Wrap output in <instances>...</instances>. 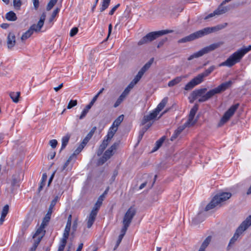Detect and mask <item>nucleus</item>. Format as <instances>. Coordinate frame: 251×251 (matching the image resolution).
I'll return each mask as SVG.
<instances>
[{
  "label": "nucleus",
  "instance_id": "f257e3e1",
  "mask_svg": "<svg viewBox=\"0 0 251 251\" xmlns=\"http://www.w3.org/2000/svg\"><path fill=\"white\" fill-rule=\"evenodd\" d=\"M232 83L233 82L231 80L224 82L216 88L209 90L205 95L204 94L207 91V88H206L195 90L192 93L197 99L198 97H201L198 100V101L199 102H203L208 100L216 94H220L225 91L229 88Z\"/></svg>",
  "mask_w": 251,
  "mask_h": 251
},
{
  "label": "nucleus",
  "instance_id": "f03ea898",
  "mask_svg": "<svg viewBox=\"0 0 251 251\" xmlns=\"http://www.w3.org/2000/svg\"><path fill=\"white\" fill-rule=\"evenodd\" d=\"M250 50H251V45L247 47H244L232 53L225 61L220 63L219 66L231 67L236 63L240 62L244 56Z\"/></svg>",
  "mask_w": 251,
  "mask_h": 251
},
{
  "label": "nucleus",
  "instance_id": "7ed1b4c3",
  "mask_svg": "<svg viewBox=\"0 0 251 251\" xmlns=\"http://www.w3.org/2000/svg\"><path fill=\"white\" fill-rule=\"evenodd\" d=\"M250 50H251V45L247 47H244L232 53L225 61L220 63L219 66L231 67L236 63L240 62L244 56Z\"/></svg>",
  "mask_w": 251,
  "mask_h": 251
},
{
  "label": "nucleus",
  "instance_id": "20e7f679",
  "mask_svg": "<svg viewBox=\"0 0 251 251\" xmlns=\"http://www.w3.org/2000/svg\"><path fill=\"white\" fill-rule=\"evenodd\" d=\"M221 28H222L219 27V26L211 27H205L201 30L197 31L194 33H193L189 35L188 36H187L184 38L179 39L178 41V43H183L187 42H190L196 39L202 37L206 35L212 33Z\"/></svg>",
  "mask_w": 251,
  "mask_h": 251
},
{
  "label": "nucleus",
  "instance_id": "39448f33",
  "mask_svg": "<svg viewBox=\"0 0 251 251\" xmlns=\"http://www.w3.org/2000/svg\"><path fill=\"white\" fill-rule=\"evenodd\" d=\"M232 196L229 192H220L216 194L206 206L205 211H207L217 206L221 207L222 203L228 200Z\"/></svg>",
  "mask_w": 251,
  "mask_h": 251
},
{
  "label": "nucleus",
  "instance_id": "423d86ee",
  "mask_svg": "<svg viewBox=\"0 0 251 251\" xmlns=\"http://www.w3.org/2000/svg\"><path fill=\"white\" fill-rule=\"evenodd\" d=\"M168 101V98H164L159 103L157 107L149 115H145L141 121V125H145L148 122L152 120L155 119L159 112L161 111L165 106Z\"/></svg>",
  "mask_w": 251,
  "mask_h": 251
},
{
  "label": "nucleus",
  "instance_id": "0eeeda50",
  "mask_svg": "<svg viewBox=\"0 0 251 251\" xmlns=\"http://www.w3.org/2000/svg\"><path fill=\"white\" fill-rule=\"evenodd\" d=\"M172 30H162L160 31L151 32L144 36L138 43V45H142L143 44L151 42L156 39L158 37L163 35L167 34L172 32Z\"/></svg>",
  "mask_w": 251,
  "mask_h": 251
},
{
  "label": "nucleus",
  "instance_id": "6e6552de",
  "mask_svg": "<svg viewBox=\"0 0 251 251\" xmlns=\"http://www.w3.org/2000/svg\"><path fill=\"white\" fill-rule=\"evenodd\" d=\"M223 44L222 42H218L210 45L208 46L205 47L199 51L191 55L188 58V60H191L194 58H199L205 54L214 50L220 47Z\"/></svg>",
  "mask_w": 251,
  "mask_h": 251
},
{
  "label": "nucleus",
  "instance_id": "1a4fd4ad",
  "mask_svg": "<svg viewBox=\"0 0 251 251\" xmlns=\"http://www.w3.org/2000/svg\"><path fill=\"white\" fill-rule=\"evenodd\" d=\"M231 0H224L223 1V2L213 13L208 14L204 18V20H207L214 16H219L226 13L229 10V8L228 6H225L224 5Z\"/></svg>",
  "mask_w": 251,
  "mask_h": 251
},
{
  "label": "nucleus",
  "instance_id": "9d476101",
  "mask_svg": "<svg viewBox=\"0 0 251 251\" xmlns=\"http://www.w3.org/2000/svg\"><path fill=\"white\" fill-rule=\"evenodd\" d=\"M231 0H224L223 1V2L213 13L208 14L204 18V20H207L214 16H219L226 13L229 10V8L228 6H225L224 5Z\"/></svg>",
  "mask_w": 251,
  "mask_h": 251
},
{
  "label": "nucleus",
  "instance_id": "9b49d317",
  "mask_svg": "<svg viewBox=\"0 0 251 251\" xmlns=\"http://www.w3.org/2000/svg\"><path fill=\"white\" fill-rule=\"evenodd\" d=\"M249 226L245 224L243 222L241 224L239 227L237 228L233 236L231 238L229 241V244L227 247V250H229L230 247L235 243L237 241L239 236L242 234V233L245 231Z\"/></svg>",
  "mask_w": 251,
  "mask_h": 251
},
{
  "label": "nucleus",
  "instance_id": "f8f14e48",
  "mask_svg": "<svg viewBox=\"0 0 251 251\" xmlns=\"http://www.w3.org/2000/svg\"><path fill=\"white\" fill-rule=\"evenodd\" d=\"M239 106V103L232 105L224 114L220 120V124L223 125L226 123L229 119L233 115L236 110Z\"/></svg>",
  "mask_w": 251,
  "mask_h": 251
},
{
  "label": "nucleus",
  "instance_id": "ddd939ff",
  "mask_svg": "<svg viewBox=\"0 0 251 251\" xmlns=\"http://www.w3.org/2000/svg\"><path fill=\"white\" fill-rule=\"evenodd\" d=\"M198 109H199V105H198V104L196 103L193 106V107L191 108V109L190 111V113H189V117H188V119L187 122H186L184 124L185 126H188V127L191 126H194L196 124V120H194V119L196 113H197Z\"/></svg>",
  "mask_w": 251,
  "mask_h": 251
},
{
  "label": "nucleus",
  "instance_id": "4468645a",
  "mask_svg": "<svg viewBox=\"0 0 251 251\" xmlns=\"http://www.w3.org/2000/svg\"><path fill=\"white\" fill-rule=\"evenodd\" d=\"M136 210L135 208L133 206H131L125 214L123 223H125L130 225L132 219L136 214Z\"/></svg>",
  "mask_w": 251,
  "mask_h": 251
},
{
  "label": "nucleus",
  "instance_id": "2eb2a0df",
  "mask_svg": "<svg viewBox=\"0 0 251 251\" xmlns=\"http://www.w3.org/2000/svg\"><path fill=\"white\" fill-rule=\"evenodd\" d=\"M22 174L21 171L16 172L12 176V180L11 182L12 191L17 189L20 186V182L21 180L20 175Z\"/></svg>",
  "mask_w": 251,
  "mask_h": 251
},
{
  "label": "nucleus",
  "instance_id": "dca6fc26",
  "mask_svg": "<svg viewBox=\"0 0 251 251\" xmlns=\"http://www.w3.org/2000/svg\"><path fill=\"white\" fill-rule=\"evenodd\" d=\"M201 80L199 78L198 76L193 78L190 82H189L185 86V90H189L193 88L195 86L201 83Z\"/></svg>",
  "mask_w": 251,
  "mask_h": 251
},
{
  "label": "nucleus",
  "instance_id": "f3484780",
  "mask_svg": "<svg viewBox=\"0 0 251 251\" xmlns=\"http://www.w3.org/2000/svg\"><path fill=\"white\" fill-rule=\"evenodd\" d=\"M94 211L95 210H92L91 211L89 216L87 217L86 219L87 227L88 228L91 227L96 220V218L98 213Z\"/></svg>",
  "mask_w": 251,
  "mask_h": 251
},
{
  "label": "nucleus",
  "instance_id": "a211bd4d",
  "mask_svg": "<svg viewBox=\"0 0 251 251\" xmlns=\"http://www.w3.org/2000/svg\"><path fill=\"white\" fill-rule=\"evenodd\" d=\"M215 69L216 67L212 65L206 69L204 72L199 74L197 76L200 80H201V82H202L203 81V78L205 77L208 76Z\"/></svg>",
  "mask_w": 251,
  "mask_h": 251
},
{
  "label": "nucleus",
  "instance_id": "6ab92c4d",
  "mask_svg": "<svg viewBox=\"0 0 251 251\" xmlns=\"http://www.w3.org/2000/svg\"><path fill=\"white\" fill-rule=\"evenodd\" d=\"M15 36L12 32H9L7 37V46L8 49H11L15 45Z\"/></svg>",
  "mask_w": 251,
  "mask_h": 251
},
{
  "label": "nucleus",
  "instance_id": "aec40b11",
  "mask_svg": "<svg viewBox=\"0 0 251 251\" xmlns=\"http://www.w3.org/2000/svg\"><path fill=\"white\" fill-rule=\"evenodd\" d=\"M186 76L185 75H181L179 76H177L175 77L173 80L170 81L168 84V85L169 87H173L176 84L179 83L180 82H181L183 78H185Z\"/></svg>",
  "mask_w": 251,
  "mask_h": 251
},
{
  "label": "nucleus",
  "instance_id": "412c9836",
  "mask_svg": "<svg viewBox=\"0 0 251 251\" xmlns=\"http://www.w3.org/2000/svg\"><path fill=\"white\" fill-rule=\"evenodd\" d=\"M8 211L9 206L7 204H6L3 207L1 211V217L0 218V225H2L4 221L5 218L8 212Z\"/></svg>",
  "mask_w": 251,
  "mask_h": 251
},
{
  "label": "nucleus",
  "instance_id": "4be33fe9",
  "mask_svg": "<svg viewBox=\"0 0 251 251\" xmlns=\"http://www.w3.org/2000/svg\"><path fill=\"white\" fill-rule=\"evenodd\" d=\"M103 201V195H101L99 197L96 203H95V204L92 210H95V211L96 212L98 213L99 209H100V206L102 204Z\"/></svg>",
  "mask_w": 251,
  "mask_h": 251
},
{
  "label": "nucleus",
  "instance_id": "5701e85b",
  "mask_svg": "<svg viewBox=\"0 0 251 251\" xmlns=\"http://www.w3.org/2000/svg\"><path fill=\"white\" fill-rule=\"evenodd\" d=\"M48 223L46 222L45 221H42L40 227L37 229L35 233L33 235V238H34L38 235H39L41 232L43 231V229L45 228V226H47Z\"/></svg>",
  "mask_w": 251,
  "mask_h": 251
},
{
  "label": "nucleus",
  "instance_id": "b1692460",
  "mask_svg": "<svg viewBox=\"0 0 251 251\" xmlns=\"http://www.w3.org/2000/svg\"><path fill=\"white\" fill-rule=\"evenodd\" d=\"M204 218L203 217L202 214L201 213H199L196 217L194 218L192 221V224L194 225H196L199 223L202 222L204 220Z\"/></svg>",
  "mask_w": 251,
  "mask_h": 251
},
{
  "label": "nucleus",
  "instance_id": "393cba45",
  "mask_svg": "<svg viewBox=\"0 0 251 251\" xmlns=\"http://www.w3.org/2000/svg\"><path fill=\"white\" fill-rule=\"evenodd\" d=\"M124 115H120L117 118H116L115 121L113 122L112 125L111 126L112 127H114L115 128H117L121 124V123L123 122L124 120Z\"/></svg>",
  "mask_w": 251,
  "mask_h": 251
},
{
  "label": "nucleus",
  "instance_id": "a878e982",
  "mask_svg": "<svg viewBox=\"0 0 251 251\" xmlns=\"http://www.w3.org/2000/svg\"><path fill=\"white\" fill-rule=\"evenodd\" d=\"M5 18L9 21H15L17 19L16 14L12 11H10L6 14Z\"/></svg>",
  "mask_w": 251,
  "mask_h": 251
},
{
  "label": "nucleus",
  "instance_id": "bb28decb",
  "mask_svg": "<svg viewBox=\"0 0 251 251\" xmlns=\"http://www.w3.org/2000/svg\"><path fill=\"white\" fill-rule=\"evenodd\" d=\"M184 125L183 126H179L178 127L174 132L173 135L171 137V140L174 141L175 139H176L178 135L182 131V130L184 129L185 127Z\"/></svg>",
  "mask_w": 251,
  "mask_h": 251
},
{
  "label": "nucleus",
  "instance_id": "cd10ccee",
  "mask_svg": "<svg viewBox=\"0 0 251 251\" xmlns=\"http://www.w3.org/2000/svg\"><path fill=\"white\" fill-rule=\"evenodd\" d=\"M211 240V237L209 236L206 238L202 243L199 250L201 251H205V248L208 246Z\"/></svg>",
  "mask_w": 251,
  "mask_h": 251
},
{
  "label": "nucleus",
  "instance_id": "c85d7f7f",
  "mask_svg": "<svg viewBox=\"0 0 251 251\" xmlns=\"http://www.w3.org/2000/svg\"><path fill=\"white\" fill-rule=\"evenodd\" d=\"M54 206H51V205H50L49 208L48 209V212L46 214L45 217L43 219V221L49 223L51 215L53 211V208Z\"/></svg>",
  "mask_w": 251,
  "mask_h": 251
},
{
  "label": "nucleus",
  "instance_id": "c756f323",
  "mask_svg": "<svg viewBox=\"0 0 251 251\" xmlns=\"http://www.w3.org/2000/svg\"><path fill=\"white\" fill-rule=\"evenodd\" d=\"M20 92H10L9 96L14 102L17 103L19 101V98L20 96Z\"/></svg>",
  "mask_w": 251,
  "mask_h": 251
},
{
  "label": "nucleus",
  "instance_id": "7c9ffc66",
  "mask_svg": "<svg viewBox=\"0 0 251 251\" xmlns=\"http://www.w3.org/2000/svg\"><path fill=\"white\" fill-rule=\"evenodd\" d=\"M117 128H115L114 127H112L111 126L109 129L107 134L105 136V138H107L111 140L115 133L117 132Z\"/></svg>",
  "mask_w": 251,
  "mask_h": 251
},
{
  "label": "nucleus",
  "instance_id": "2f4dec72",
  "mask_svg": "<svg viewBox=\"0 0 251 251\" xmlns=\"http://www.w3.org/2000/svg\"><path fill=\"white\" fill-rule=\"evenodd\" d=\"M165 137L163 136L158 140L156 143L154 147L153 148L152 152L156 151L162 145L163 143L165 141Z\"/></svg>",
  "mask_w": 251,
  "mask_h": 251
},
{
  "label": "nucleus",
  "instance_id": "473e14b6",
  "mask_svg": "<svg viewBox=\"0 0 251 251\" xmlns=\"http://www.w3.org/2000/svg\"><path fill=\"white\" fill-rule=\"evenodd\" d=\"M70 138V135L69 134H67L65 136L63 137L61 140L62 141V145L61 148V150L64 149L66 146L67 145L69 139Z\"/></svg>",
  "mask_w": 251,
  "mask_h": 251
},
{
  "label": "nucleus",
  "instance_id": "72a5a7b5",
  "mask_svg": "<svg viewBox=\"0 0 251 251\" xmlns=\"http://www.w3.org/2000/svg\"><path fill=\"white\" fill-rule=\"evenodd\" d=\"M43 26V25H39V23L38 22L37 24L32 25L29 28L33 33L34 31L38 32L41 31V28Z\"/></svg>",
  "mask_w": 251,
  "mask_h": 251
},
{
  "label": "nucleus",
  "instance_id": "f704fd0d",
  "mask_svg": "<svg viewBox=\"0 0 251 251\" xmlns=\"http://www.w3.org/2000/svg\"><path fill=\"white\" fill-rule=\"evenodd\" d=\"M126 98V95L125 94V92H123L122 94L120 96V97L118 98V99L114 103L113 106L115 108L119 106L120 104L122 102V101L124 100L125 98Z\"/></svg>",
  "mask_w": 251,
  "mask_h": 251
},
{
  "label": "nucleus",
  "instance_id": "c9c22d12",
  "mask_svg": "<svg viewBox=\"0 0 251 251\" xmlns=\"http://www.w3.org/2000/svg\"><path fill=\"white\" fill-rule=\"evenodd\" d=\"M153 60L154 58H151L141 69L145 73L151 67Z\"/></svg>",
  "mask_w": 251,
  "mask_h": 251
},
{
  "label": "nucleus",
  "instance_id": "e433bc0d",
  "mask_svg": "<svg viewBox=\"0 0 251 251\" xmlns=\"http://www.w3.org/2000/svg\"><path fill=\"white\" fill-rule=\"evenodd\" d=\"M153 60L154 58H151L141 69L145 73L151 67Z\"/></svg>",
  "mask_w": 251,
  "mask_h": 251
},
{
  "label": "nucleus",
  "instance_id": "4c0bfd02",
  "mask_svg": "<svg viewBox=\"0 0 251 251\" xmlns=\"http://www.w3.org/2000/svg\"><path fill=\"white\" fill-rule=\"evenodd\" d=\"M110 0H103L101 7L100 8V11L101 12H103L108 7Z\"/></svg>",
  "mask_w": 251,
  "mask_h": 251
},
{
  "label": "nucleus",
  "instance_id": "58836bf2",
  "mask_svg": "<svg viewBox=\"0 0 251 251\" xmlns=\"http://www.w3.org/2000/svg\"><path fill=\"white\" fill-rule=\"evenodd\" d=\"M33 33L29 29H28V30H27L22 35L21 37V40H25L27 39L28 38L30 37Z\"/></svg>",
  "mask_w": 251,
  "mask_h": 251
},
{
  "label": "nucleus",
  "instance_id": "ea45409f",
  "mask_svg": "<svg viewBox=\"0 0 251 251\" xmlns=\"http://www.w3.org/2000/svg\"><path fill=\"white\" fill-rule=\"evenodd\" d=\"M147 131V128L144 127H142L139 132V135L138 137V143H139L142 139L144 133Z\"/></svg>",
  "mask_w": 251,
  "mask_h": 251
},
{
  "label": "nucleus",
  "instance_id": "a19ab883",
  "mask_svg": "<svg viewBox=\"0 0 251 251\" xmlns=\"http://www.w3.org/2000/svg\"><path fill=\"white\" fill-rule=\"evenodd\" d=\"M57 0H50L49 2L48 3L46 9L47 11H50L51 10V9L53 7V6L56 4L57 2Z\"/></svg>",
  "mask_w": 251,
  "mask_h": 251
},
{
  "label": "nucleus",
  "instance_id": "79ce46f5",
  "mask_svg": "<svg viewBox=\"0 0 251 251\" xmlns=\"http://www.w3.org/2000/svg\"><path fill=\"white\" fill-rule=\"evenodd\" d=\"M22 4L21 0H13V6L16 9L19 10Z\"/></svg>",
  "mask_w": 251,
  "mask_h": 251
},
{
  "label": "nucleus",
  "instance_id": "37998d69",
  "mask_svg": "<svg viewBox=\"0 0 251 251\" xmlns=\"http://www.w3.org/2000/svg\"><path fill=\"white\" fill-rule=\"evenodd\" d=\"M60 11V8H56L54 10L53 12L52 13L51 16L50 18L49 19V22H51L53 21L54 19L56 17V15Z\"/></svg>",
  "mask_w": 251,
  "mask_h": 251
},
{
  "label": "nucleus",
  "instance_id": "c03bdc74",
  "mask_svg": "<svg viewBox=\"0 0 251 251\" xmlns=\"http://www.w3.org/2000/svg\"><path fill=\"white\" fill-rule=\"evenodd\" d=\"M114 152H112L109 149H108L104 153L103 155L108 160L113 155Z\"/></svg>",
  "mask_w": 251,
  "mask_h": 251
},
{
  "label": "nucleus",
  "instance_id": "a18cd8bd",
  "mask_svg": "<svg viewBox=\"0 0 251 251\" xmlns=\"http://www.w3.org/2000/svg\"><path fill=\"white\" fill-rule=\"evenodd\" d=\"M77 104V101L76 100H71L67 106V108L70 109L73 107L76 106Z\"/></svg>",
  "mask_w": 251,
  "mask_h": 251
},
{
  "label": "nucleus",
  "instance_id": "49530a36",
  "mask_svg": "<svg viewBox=\"0 0 251 251\" xmlns=\"http://www.w3.org/2000/svg\"><path fill=\"white\" fill-rule=\"evenodd\" d=\"M123 227L122 228L121 234H123V236H124L128 227L129 226V225H128L125 223H123Z\"/></svg>",
  "mask_w": 251,
  "mask_h": 251
},
{
  "label": "nucleus",
  "instance_id": "de8ad7c7",
  "mask_svg": "<svg viewBox=\"0 0 251 251\" xmlns=\"http://www.w3.org/2000/svg\"><path fill=\"white\" fill-rule=\"evenodd\" d=\"M46 18V14L45 12H43L40 17L39 21H38V22L39 23V25L42 24L44 25V22L45 21Z\"/></svg>",
  "mask_w": 251,
  "mask_h": 251
},
{
  "label": "nucleus",
  "instance_id": "09e8293b",
  "mask_svg": "<svg viewBox=\"0 0 251 251\" xmlns=\"http://www.w3.org/2000/svg\"><path fill=\"white\" fill-rule=\"evenodd\" d=\"M84 148V147L83 146V145L80 144L79 146L77 148V149L75 151L73 154L76 156L77 154H79L81 151L83 150Z\"/></svg>",
  "mask_w": 251,
  "mask_h": 251
},
{
  "label": "nucleus",
  "instance_id": "8fccbe9b",
  "mask_svg": "<svg viewBox=\"0 0 251 251\" xmlns=\"http://www.w3.org/2000/svg\"><path fill=\"white\" fill-rule=\"evenodd\" d=\"M78 29L76 27H73L70 31V36L71 37H73L78 32Z\"/></svg>",
  "mask_w": 251,
  "mask_h": 251
},
{
  "label": "nucleus",
  "instance_id": "3c124183",
  "mask_svg": "<svg viewBox=\"0 0 251 251\" xmlns=\"http://www.w3.org/2000/svg\"><path fill=\"white\" fill-rule=\"evenodd\" d=\"M30 221L29 220H25L23 224V230H26L30 225Z\"/></svg>",
  "mask_w": 251,
  "mask_h": 251
},
{
  "label": "nucleus",
  "instance_id": "603ef678",
  "mask_svg": "<svg viewBox=\"0 0 251 251\" xmlns=\"http://www.w3.org/2000/svg\"><path fill=\"white\" fill-rule=\"evenodd\" d=\"M105 149H106V148H105V147H104L103 146V145L102 144H101L99 146V149H98V151L97 152L98 155V156L100 155Z\"/></svg>",
  "mask_w": 251,
  "mask_h": 251
},
{
  "label": "nucleus",
  "instance_id": "864d4df0",
  "mask_svg": "<svg viewBox=\"0 0 251 251\" xmlns=\"http://www.w3.org/2000/svg\"><path fill=\"white\" fill-rule=\"evenodd\" d=\"M107 160V159L103 155H102V156L101 157H100V158H99V159L98 160V165H102Z\"/></svg>",
  "mask_w": 251,
  "mask_h": 251
},
{
  "label": "nucleus",
  "instance_id": "5fc2aeb1",
  "mask_svg": "<svg viewBox=\"0 0 251 251\" xmlns=\"http://www.w3.org/2000/svg\"><path fill=\"white\" fill-rule=\"evenodd\" d=\"M67 239H67V238H62L60 241V245L59 247H60L63 248H65L66 243H67Z\"/></svg>",
  "mask_w": 251,
  "mask_h": 251
},
{
  "label": "nucleus",
  "instance_id": "6e6d98bb",
  "mask_svg": "<svg viewBox=\"0 0 251 251\" xmlns=\"http://www.w3.org/2000/svg\"><path fill=\"white\" fill-rule=\"evenodd\" d=\"M67 239H67V238H62L60 241V245L59 247H60L63 248H65L66 243H67Z\"/></svg>",
  "mask_w": 251,
  "mask_h": 251
},
{
  "label": "nucleus",
  "instance_id": "4d7b16f0",
  "mask_svg": "<svg viewBox=\"0 0 251 251\" xmlns=\"http://www.w3.org/2000/svg\"><path fill=\"white\" fill-rule=\"evenodd\" d=\"M119 144L118 142L114 143L109 148H108L112 152L117 150Z\"/></svg>",
  "mask_w": 251,
  "mask_h": 251
},
{
  "label": "nucleus",
  "instance_id": "13d9d810",
  "mask_svg": "<svg viewBox=\"0 0 251 251\" xmlns=\"http://www.w3.org/2000/svg\"><path fill=\"white\" fill-rule=\"evenodd\" d=\"M119 144L118 142L114 143L109 148H108L112 152L117 150Z\"/></svg>",
  "mask_w": 251,
  "mask_h": 251
},
{
  "label": "nucleus",
  "instance_id": "bf43d9fd",
  "mask_svg": "<svg viewBox=\"0 0 251 251\" xmlns=\"http://www.w3.org/2000/svg\"><path fill=\"white\" fill-rule=\"evenodd\" d=\"M119 144L118 142L114 143L109 148H108L112 152L117 150Z\"/></svg>",
  "mask_w": 251,
  "mask_h": 251
},
{
  "label": "nucleus",
  "instance_id": "052dcab7",
  "mask_svg": "<svg viewBox=\"0 0 251 251\" xmlns=\"http://www.w3.org/2000/svg\"><path fill=\"white\" fill-rule=\"evenodd\" d=\"M249 227L251 226V215L249 216L245 220L243 221Z\"/></svg>",
  "mask_w": 251,
  "mask_h": 251
},
{
  "label": "nucleus",
  "instance_id": "680f3d73",
  "mask_svg": "<svg viewBox=\"0 0 251 251\" xmlns=\"http://www.w3.org/2000/svg\"><path fill=\"white\" fill-rule=\"evenodd\" d=\"M50 145L51 147L52 148H55L57 145V141L55 139H52L50 140Z\"/></svg>",
  "mask_w": 251,
  "mask_h": 251
},
{
  "label": "nucleus",
  "instance_id": "e2e57ef3",
  "mask_svg": "<svg viewBox=\"0 0 251 251\" xmlns=\"http://www.w3.org/2000/svg\"><path fill=\"white\" fill-rule=\"evenodd\" d=\"M120 4L118 3L117 5H116L115 6H114L112 9L109 11V14L110 15H112L114 14L115 11L117 10V9L120 6Z\"/></svg>",
  "mask_w": 251,
  "mask_h": 251
},
{
  "label": "nucleus",
  "instance_id": "0e129e2a",
  "mask_svg": "<svg viewBox=\"0 0 251 251\" xmlns=\"http://www.w3.org/2000/svg\"><path fill=\"white\" fill-rule=\"evenodd\" d=\"M110 141V140L105 137L101 144L103 145L104 147H105V148H106Z\"/></svg>",
  "mask_w": 251,
  "mask_h": 251
},
{
  "label": "nucleus",
  "instance_id": "69168bd1",
  "mask_svg": "<svg viewBox=\"0 0 251 251\" xmlns=\"http://www.w3.org/2000/svg\"><path fill=\"white\" fill-rule=\"evenodd\" d=\"M110 141V140L105 137L101 144L103 145L104 147H105V148H106Z\"/></svg>",
  "mask_w": 251,
  "mask_h": 251
},
{
  "label": "nucleus",
  "instance_id": "338daca9",
  "mask_svg": "<svg viewBox=\"0 0 251 251\" xmlns=\"http://www.w3.org/2000/svg\"><path fill=\"white\" fill-rule=\"evenodd\" d=\"M88 112H87V111L83 109L81 112V115L79 117V119L80 120H82V119H84L85 117V116H86Z\"/></svg>",
  "mask_w": 251,
  "mask_h": 251
},
{
  "label": "nucleus",
  "instance_id": "774afa93",
  "mask_svg": "<svg viewBox=\"0 0 251 251\" xmlns=\"http://www.w3.org/2000/svg\"><path fill=\"white\" fill-rule=\"evenodd\" d=\"M33 4L34 5V9L37 10L39 6V0H32Z\"/></svg>",
  "mask_w": 251,
  "mask_h": 251
}]
</instances>
